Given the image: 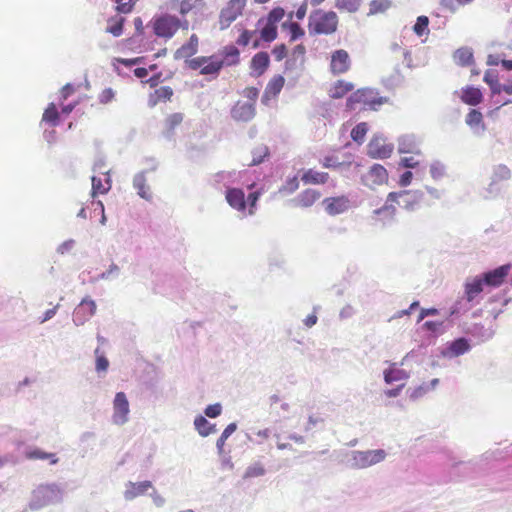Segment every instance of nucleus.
<instances>
[{
  "mask_svg": "<svg viewBox=\"0 0 512 512\" xmlns=\"http://www.w3.org/2000/svg\"><path fill=\"white\" fill-rule=\"evenodd\" d=\"M26 457L34 460H49L54 465L58 462V458L54 453L42 451L39 448H30L26 451Z\"/></svg>",
  "mask_w": 512,
  "mask_h": 512,
  "instance_id": "473e14b6",
  "label": "nucleus"
},
{
  "mask_svg": "<svg viewBox=\"0 0 512 512\" xmlns=\"http://www.w3.org/2000/svg\"><path fill=\"white\" fill-rule=\"evenodd\" d=\"M240 62V52L237 47L228 45L217 54L197 56L186 61V66L199 74L216 79L223 67L234 66Z\"/></svg>",
  "mask_w": 512,
  "mask_h": 512,
  "instance_id": "f257e3e1",
  "label": "nucleus"
},
{
  "mask_svg": "<svg viewBox=\"0 0 512 512\" xmlns=\"http://www.w3.org/2000/svg\"><path fill=\"white\" fill-rule=\"evenodd\" d=\"M254 33V31L244 29L238 37L236 43L240 46H247L250 43Z\"/></svg>",
  "mask_w": 512,
  "mask_h": 512,
  "instance_id": "052dcab7",
  "label": "nucleus"
},
{
  "mask_svg": "<svg viewBox=\"0 0 512 512\" xmlns=\"http://www.w3.org/2000/svg\"><path fill=\"white\" fill-rule=\"evenodd\" d=\"M299 188V181L297 176L288 178L286 182L280 187L279 192L284 194H292Z\"/></svg>",
  "mask_w": 512,
  "mask_h": 512,
  "instance_id": "3c124183",
  "label": "nucleus"
},
{
  "mask_svg": "<svg viewBox=\"0 0 512 512\" xmlns=\"http://www.w3.org/2000/svg\"><path fill=\"white\" fill-rule=\"evenodd\" d=\"M390 201H395L397 206L408 211L418 208L424 202V193L421 191L403 190L390 192Z\"/></svg>",
  "mask_w": 512,
  "mask_h": 512,
  "instance_id": "6e6552de",
  "label": "nucleus"
},
{
  "mask_svg": "<svg viewBox=\"0 0 512 512\" xmlns=\"http://www.w3.org/2000/svg\"><path fill=\"white\" fill-rule=\"evenodd\" d=\"M237 428V425L235 423H230L222 432L221 436L217 440L216 447L221 453L223 451V446L225 444V441L235 432Z\"/></svg>",
  "mask_w": 512,
  "mask_h": 512,
  "instance_id": "09e8293b",
  "label": "nucleus"
},
{
  "mask_svg": "<svg viewBox=\"0 0 512 512\" xmlns=\"http://www.w3.org/2000/svg\"><path fill=\"white\" fill-rule=\"evenodd\" d=\"M453 58L454 61L461 66H469L474 61L473 53L471 49L467 47L459 48L458 50H456Z\"/></svg>",
  "mask_w": 512,
  "mask_h": 512,
  "instance_id": "72a5a7b5",
  "label": "nucleus"
},
{
  "mask_svg": "<svg viewBox=\"0 0 512 512\" xmlns=\"http://www.w3.org/2000/svg\"><path fill=\"white\" fill-rule=\"evenodd\" d=\"M269 64L270 58L268 53L262 51L252 57L250 67L257 76H261L268 69Z\"/></svg>",
  "mask_w": 512,
  "mask_h": 512,
  "instance_id": "b1692460",
  "label": "nucleus"
},
{
  "mask_svg": "<svg viewBox=\"0 0 512 512\" xmlns=\"http://www.w3.org/2000/svg\"><path fill=\"white\" fill-rule=\"evenodd\" d=\"M368 131V125L365 122L357 124L351 131V138L358 143L364 141L365 135Z\"/></svg>",
  "mask_w": 512,
  "mask_h": 512,
  "instance_id": "49530a36",
  "label": "nucleus"
},
{
  "mask_svg": "<svg viewBox=\"0 0 512 512\" xmlns=\"http://www.w3.org/2000/svg\"><path fill=\"white\" fill-rule=\"evenodd\" d=\"M199 49V38L196 34H192L187 41V43L183 44L180 48H178L175 52L176 59H192Z\"/></svg>",
  "mask_w": 512,
  "mask_h": 512,
  "instance_id": "a211bd4d",
  "label": "nucleus"
},
{
  "mask_svg": "<svg viewBox=\"0 0 512 512\" xmlns=\"http://www.w3.org/2000/svg\"><path fill=\"white\" fill-rule=\"evenodd\" d=\"M112 187L110 176L107 175L105 179L100 177H92V190L91 196L95 198L97 195H103L109 192Z\"/></svg>",
  "mask_w": 512,
  "mask_h": 512,
  "instance_id": "cd10ccee",
  "label": "nucleus"
},
{
  "mask_svg": "<svg viewBox=\"0 0 512 512\" xmlns=\"http://www.w3.org/2000/svg\"><path fill=\"white\" fill-rule=\"evenodd\" d=\"M385 102L386 99L380 97L375 89L360 88L347 98L346 107L349 110H355L358 106H362L364 109L376 110Z\"/></svg>",
  "mask_w": 512,
  "mask_h": 512,
  "instance_id": "39448f33",
  "label": "nucleus"
},
{
  "mask_svg": "<svg viewBox=\"0 0 512 512\" xmlns=\"http://www.w3.org/2000/svg\"><path fill=\"white\" fill-rule=\"evenodd\" d=\"M170 8L185 16L193 10L195 3L191 0H169Z\"/></svg>",
  "mask_w": 512,
  "mask_h": 512,
  "instance_id": "e433bc0d",
  "label": "nucleus"
},
{
  "mask_svg": "<svg viewBox=\"0 0 512 512\" xmlns=\"http://www.w3.org/2000/svg\"><path fill=\"white\" fill-rule=\"evenodd\" d=\"M277 36V26L266 21L264 27L260 30L261 39L265 42H272Z\"/></svg>",
  "mask_w": 512,
  "mask_h": 512,
  "instance_id": "37998d69",
  "label": "nucleus"
},
{
  "mask_svg": "<svg viewBox=\"0 0 512 512\" xmlns=\"http://www.w3.org/2000/svg\"><path fill=\"white\" fill-rule=\"evenodd\" d=\"M173 96V90L169 86H161L149 95L148 104L151 107L160 102L169 101Z\"/></svg>",
  "mask_w": 512,
  "mask_h": 512,
  "instance_id": "a878e982",
  "label": "nucleus"
},
{
  "mask_svg": "<svg viewBox=\"0 0 512 512\" xmlns=\"http://www.w3.org/2000/svg\"><path fill=\"white\" fill-rule=\"evenodd\" d=\"M392 0H371L368 4V16L382 15L392 9Z\"/></svg>",
  "mask_w": 512,
  "mask_h": 512,
  "instance_id": "bb28decb",
  "label": "nucleus"
},
{
  "mask_svg": "<svg viewBox=\"0 0 512 512\" xmlns=\"http://www.w3.org/2000/svg\"><path fill=\"white\" fill-rule=\"evenodd\" d=\"M222 412V407L219 403H216V404H212V405H209L206 409H205V416L207 417H215V416H219Z\"/></svg>",
  "mask_w": 512,
  "mask_h": 512,
  "instance_id": "e2e57ef3",
  "label": "nucleus"
},
{
  "mask_svg": "<svg viewBox=\"0 0 512 512\" xmlns=\"http://www.w3.org/2000/svg\"><path fill=\"white\" fill-rule=\"evenodd\" d=\"M194 426H195V429L198 431V433L203 437H206V436L213 434L217 431L216 425L210 423L207 420V418H195Z\"/></svg>",
  "mask_w": 512,
  "mask_h": 512,
  "instance_id": "f704fd0d",
  "label": "nucleus"
},
{
  "mask_svg": "<svg viewBox=\"0 0 512 512\" xmlns=\"http://www.w3.org/2000/svg\"><path fill=\"white\" fill-rule=\"evenodd\" d=\"M285 84V78L282 75H274L266 85L263 93V101L267 102L271 99H275Z\"/></svg>",
  "mask_w": 512,
  "mask_h": 512,
  "instance_id": "aec40b11",
  "label": "nucleus"
},
{
  "mask_svg": "<svg viewBox=\"0 0 512 512\" xmlns=\"http://www.w3.org/2000/svg\"><path fill=\"white\" fill-rule=\"evenodd\" d=\"M42 121L50 124L51 126H57L59 123V112L54 103H50L45 109L42 115Z\"/></svg>",
  "mask_w": 512,
  "mask_h": 512,
  "instance_id": "4c0bfd02",
  "label": "nucleus"
},
{
  "mask_svg": "<svg viewBox=\"0 0 512 512\" xmlns=\"http://www.w3.org/2000/svg\"><path fill=\"white\" fill-rule=\"evenodd\" d=\"M387 453L384 449L354 450L350 453V466L354 469H365L385 460Z\"/></svg>",
  "mask_w": 512,
  "mask_h": 512,
  "instance_id": "423d86ee",
  "label": "nucleus"
},
{
  "mask_svg": "<svg viewBox=\"0 0 512 512\" xmlns=\"http://www.w3.org/2000/svg\"><path fill=\"white\" fill-rule=\"evenodd\" d=\"M438 314V310L436 308H422L420 310V313L418 315V319H417V322H421L422 320H424L427 316H430V315H437Z\"/></svg>",
  "mask_w": 512,
  "mask_h": 512,
  "instance_id": "338daca9",
  "label": "nucleus"
},
{
  "mask_svg": "<svg viewBox=\"0 0 512 512\" xmlns=\"http://www.w3.org/2000/svg\"><path fill=\"white\" fill-rule=\"evenodd\" d=\"M253 158L251 161V165H258L263 162L264 158L268 156L269 150L265 145H260L254 149L252 152Z\"/></svg>",
  "mask_w": 512,
  "mask_h": 512,
  "instance_id": "8fccbe9b",
  "label": "nucleus"
},
{
  "mask_svg": "<svg viewBox=\"0 0 512 512\" xmlns=\"http://www.w3.org/2000/svg\"><path fill=\"white\" fill-rule=\"evenodd\" d=\"M429 18L427 16H419L416 20V23L413 26V31L417 36H423L428 34L429 29Z\"/></svg>",
  "mask_w": 512,
  "mask_h": 512,
  "instance_id": "a18cd8bd",
  "label": "nucleus"
},
{
  "mask_svg": "<svg viewBox=\"0 0 512 512\" xmlns=\"http://www.w3.org/2000/svg\"><path fill=\"white\" fill-rule=\"evenodd\" d=\"M125 19L120 16L112 17L108 20V27L106 31L111 33L113 36L118 37L123 33V25Z\"/></svg>",
  "mask_w": 512,
  "mask_h": 512,
  "instance_id": "79ce46f5",
  "label": "nucleus"
},
{
  "mask_svg": "<svg viewBox=\"0 0 512 512\" xmlns=\"http://www.w3.org/2000/svg\"><path fill=\"white\" fill-rule=\"evenodd\" d=\"M483 80L489 85L492 94H500L503 92V89H501L503 84L499 83L497 73L488 70L485 72Z\"/></svg>",
  "mask_w": 512,
  "mask_h": 512,
  "instance_id": "58836bf2",
  "label": "nucleus"
},
{
  "mask_svg": "<svg viewBox=\"0 0 512 512\" xmlns=\"http://www.w3.org/2000/svg\"><path fill=\"white\" fill-rule=\"evenodd\" d=\"M184 115L180 112L172 113L168 115L163 123V131L166 134H171L174 132V130L180 126V124L183 122Z\"/></svg>",
  "mask_w": 512,
  "mask_h": 512,
  "instance_id": "2f4dec72",
  "label": "nucleus"
},
{
  "mask_svg": "<svg viewBox=\"0 0 512 512\" xmlns=\"http://www.w3.org/2000/svg\"><path fill=\"white\" fill-rule=\"evenodd\" d=\"M96 303L88 298H85L77 306L74 312V321L77 324H83L88 318L92 317L96 312Z\"/></svg>",
  "mask_w": 512,
  "mask_h": 512,
  "instance_id": "dca6fc26",
  "label": "nucleus"
},
{
  "mask_svg": "<svg viewBox=\"0 0 512 512\" xmlns=\"http://www.w3.org/2000/svg\"><path fill=\"white\" fill-rule=\"evenodd\" d=\"M472 1L473 0H441V6L450 12H455L459 6H464Z\"/></svg>",
  "mask_w": 512,
  "mask_h": 512,
  "instance_id": "6e6d98bb",
  "label": "nucleus"
},
{
  "mask_svg": "<svg viewBox=\"0 0 512 512\" xmlns=\"http://www.w3.org/2000/svg\"><path fill=\"white\" fill-rule=\"evenodd\" d=\"M96 363L95 368L97 372H105L109 367V361L106 356L100 351L99 348L95 349Z\"/></svg>",
  "mask_w": 512,
  "mask_h": 512,
  "instance_id": "5fc2aeb1",
  "label": "nucleus"
},
{
  "mask_svg": "<svg viewBox=\"0 0 512 512\" xmlns=\"http://www.w3.org/2000/svg\"><path fill=\"white\" fill-rule=\"evenodd\" d=\"M65 490L66 486L63 483L40 484L32 491L29 507L32 510H39L50 505L60 504L64 500Z\"/></svg>",
  "mask_w": 512,
  "mask_h": 512,
  "instance_id": "f03ea898",
  "label": "nucleus"
},
{
  "mask_svg": "<svg viewBox=\"0 0 512 512\" xmlns=\"http://www.w3.org/2000/svg\"><path fill=\"white\" fill-rule=\"evenodd\" d=\"M470 349V344L465 338H458L454 340L448 347V353L452 357L463 355Z\"/></svg>",
  "mask_w": 512,
  "mask_h": 512,
  "instance_id": "7c9ffc66",
  "label": "nucleus"
},
{
  "mask_svg": "<svg viewBox=\"0 0 512 512\" xmlns=\"http://www.w3.org/2000/svg\"><path fill=\"white\" fill-rule=\"evenodd\" d=\"M388 181L387 170L380 164H374L363 175L362 182L369 188L385 184Z\"/></svg>",
  "mask_w": 512,
  "mask_h": 512,
  "instance_id": "9d476101",
  "label": "nucleus"
},
{
  "mask_svg": "<svg viewBox=\"0 0 512 512\" xmlns=\"http://www.w3.org/2000/svg\"><path fill=\"white\" fill-rule=\"evenodd\" d=\"M406 378V374L402 370L398 369H388L384 372V380L386 383L390 384L394 381H399Z\"/></svg>",
  "mask_w": 512,
  "mask_h": 512,
  "instance_id": "603ef678",
  "label": "nucleus"
},
{
  "mask_svg": "<svg viewBox=\"0 0 512 512\" xmlns=\"http://www.w3.org/2000/svg\"><path fill=\"white\" fill-rule=\"evenodd\" d=\"M466 124L471 128L481 127V130L484 131L486 129L485 124L483 122V115L480 111L476 109H472L466 116Z\"/></svg>",
  "mask_w": 512,
  "mask_h": 512,
  "instance_id": "a19ab883",
  "label": "nucleus"
},
{
  "mask_svg": "<svg viewBox=\"0 0 512 512\" xmlns=\"http://www.w3.org/2000/svg\"><path fill=\"white\" fill-rule=\"evenodd\" d=\"M75 89L71 84H66L60 91L61 101L67 100V98L74 93Z\"/></svg>",
  "mask_w": 512,
  "mask_h": 512,
  "instance_id": "774afa93",
  "label": "nucleus"
},
{
  "mask_svg": "<svg viewBox=\"0 0 512 512\" xmlns=\"http://www.w3.org/2000/svg\"><path fill=\"white\" fill-rule=\"evenodd\" d=\"M143 60L142 57H136L132 59H126V58H117L116 61L126 67H131L133 65L141 63Z\"/></svg>",
  "mask_w": 512,
  "mask_h": 512,
  "instance_id": "69168bd1",
  "label": "nucleus"
},
{
  "mask_svg": "<svg viewBox=\"0 0 512 512\" xmlns=\"http://www.w3.org/2000/svg\"><path fill=\"white\" fill-rule=\"evenodd\" d=\"M285 10L282 7H274L267 15L266 21L276 25L284 18Z\"/></svg>",
  "mask_w": 512,
  "mask_h": 512,
  "instance_id": "864d4df0",
  "label": "nucleus"
},
{
  "mask_svg": "<svg viewBox=\"0 0 512 512\" xmlns=\"http://www.w3.org/2000/svg\"><path fill=\"white\" fill-rule=\"evenodd\" d=\"M485 283L482 277H475L465 284V294L469 302L484 290Z\"/></svg>",
  "mask_w": 512,
  "mask_h": 512,
  "instance_id": "c85d7f7f",
  "label": "nucleus"
},
{
  "mask_svg": "<svg viewBox=\"0 0 512 512\" xmlns=\"http://www.w3.org/2000/svg\"><path fill=\"white\" fill-rule=\"evenodd\" d=\"M354 84L352 82L340 79L335 81L328 89V95L332 99H341L349 92L353 91Z\"/></svg>",
  "mask_w": 512,
  "mask_h": 512,
  "instance_id": "4be33fe9",
  "label": "nucleus"
},
{
  "mask_svg": "<svg viewBox=\"0 0 512 512\" xmlns=\"http://www.w3.org/2000/svg\"><path fill=\"white\" fill-rule=\"evenodd\" d=\"M351 65V57L346 50L337 49L331 53L329 70L333 76L346 74L351 69Z\"/></svg>",
  "mask_w": 512,
  "mask_h": 512,
  "instance_id": "1a4fd4ad",
  "label": "nucleus"
},
{
  "mask_svg": "<svg viewBox=\"0 0 512 512\" xmlns=\"http://www.w3.org/2000/svg\"><path fill=\"white\" fill-rule=\"evenodd\" d=\"M153 33L163 39H171L180 29L188 30L189 21L175 15L162 14L151 21Z\"/></svg>",
  "mask_w": 512,
  "mask_h": 512,
  "instance_id": "20e7f679",
  "label": "nucleus"
},
{
  "mask_svg": "<svg viewBox=\"0 0 512 512\" xmlns=\"http://www.w3.org/2000/svg\"><path fill=\"white\" fill-rule=\"evenodd\" d=\"M232 118L236 121L247 122L255 116V105L251 102L238 101L231 110Z\"/></svg>",
  "mask_w": 512,
  "mask_h": 512,
  "instance_id": "4468645a",
  "label": "nucleus"
},
{
  "mask_svg": "<svg viewBox=\"0 0 512 512\" xmlns=\"http://www.w3.org/2000/svg\"><path fill=\"white\" fill-rule=\"evenodd\" d=\"M397 204L395 201H390V193L388 194L385 204L379 208L374 210V214L377 217V221L382 223L390 222L394 219L396 215Z\"/></svg>",
  "mask_w": 512,
  "mask_h": 512,
  "instance_id": "412c9836",
  "label": "nucleus"
},
{
  "mask_svg": "<svg viewBox=\"0 0 512 512\" xmlns=\"http://www.w3.org/2000/svg\"><path fill=\"white\" fill-rule=\"evenodd\" d=\"M393 145L382 137H374L367 145L368 155L374 159H385L391 156Z\"/></svg>",
  "mask_w": 512,
  "mask_h": 512,
  "instance_id": "9b49d317",
  "label": "nucleus"
},
{
  "mask_svg": "<svg viewBox=\"0 0 512 512\" xmlns=\"http://www.w3.org/2000/svg\"><path fill=\"white\" fill-rule=\"evenodd\" d=\"M150 488H152L150 481L136 483L129 481L125 485L124 498L127 501H131L138 496L144 495Z\"/></svg>",
  "mask_w": 512,
  "mask_h": 512,
  "instance_id": "6ab92c4d",
  "label": "nucleus"
},
{
  "mask_svg": "<svg viewBox=\"0 0 512 512\" xmlns=\"http://www.w3.org/2000/svg\"><path fill=\"white\" fill-rule=\"evenodd\" d=\"M115 97V92L112 88H106L101 91V93L98 96L99 102L101 104H108L111 102Z\"/></svg>",
  "mask_w": 512,
  "mask_h": 512,
  "instance_id": "bf43d9fd",
  "label": "nucleus"
},
{
  "mask_svg": "<svg viewBox=\"0 0 512 512\" xmlns=\"http://www.w3.org/2000/svg\"><path fill=\"white\" fill-rule=\"evenodd\" d=\"M362 0H335V7L340 11L355 13L359 10Z\"/></svg>",
  "mask_w": 512,
  "mask_h": 512,
  "instance_id": "ea45409f",
  "label": "nucleus"
},
{
  "mask_svg": "<svg viewBox=\"0 0 512 512\" xmlns=\"http://www.w3.org/2000/svg\"><path fill=\"white\" fill-rule=\"evenodd\" d=\"M272 54L277 61H281L287 56V48L284 44L276 45L272 50Z\"/></svg>",
  "mask_w": 512,
  "mask_h": 512,
  "instance_id": "680f3d73",
  "label": "nucleus"
},
{
  "mask_svg": "<svg viewBox=\"0 0 512 512\" xmlns=\"http://www.w3.org/2000/svg\"><path fill=\"white\" fill-rule=\"evenodd\" d=\"M139 0H114L116 11L122 14L131 13Z\"/></svg>",
  "mask_w": 512,
  "mask_h": 512,
  "instance_id": "de8ad7c7",
  "label": "nucleus"
},
{
  "mask_svg": "<svg viewBox=\"0 0 512 512\" xmlns=\"http://www.w3.org/2000/svg\"><path fill=\"white\" fill-rule=\"evenodd\" d=\"M322 203L327 214L331 216L344 213L351 206L349 198L345 195L327 197Z\"/></svg>",
  "mask_w": 512,
  "mask_h": 512,
  "instance_id": "f8f14e48",
  "label": "nucleus"
},
{
  "mask_svg": "<svg viewBox=\"0 0 512 512\" xmlns=\"http://www.w3.org/2000/svg\"><path fill=\"white\" fill-rule=\"evenodd\" d=\"M329 180V174L327 172H319L314 169H307L301 176V181L305 184L312 185H323Z\"/></svg>",
  "mask_w": 512,
  "mask_h": 512,
  "instance_id": "5701e85b",
  "label": "nucleus"
},
{
  "mask_svg": "<svg viewBox=\"0 0 512 512\" xmlns=\"http://www.w3.org/2000/svg\"><path fill=\"white\" fill-rule=\"evenodd\" d=\"M443 326V322L440 321H426L423 327L433 333L440 332Z\"/></svg>",
  "mask_w": 512,
  "mask_h": 512,
  "instance_id": "0e129e2a",
  "label": "nucleus"
},
{
  "mask_svg": "<svg viewBox=\"0 0 512 512\" xmlns=\"http://www.w3.org/2000/svg\"><path fill=\"white\" fill-rule=\"evenodd\" d=\"M115 414L119 416H126L129 412V403L126 395L123 392H118L114 399Z\"/></svg>",
  "mask_w": 512,
  "mask_h": 512,
  "instance_id": "c9c22d12",
  "label": "nucleus"
},
{
  "mask_svg": "<svg viewBox=\"0 0 512 512\" xmlns=\"http://www.w3.org/2000/svg\"><path fill=\"white\" fill-rule=\"evenodd\" d=\"M247 0H229L219 14V29H227L239 16L242 15Z\"/></svg>",
  "mask_w": 512,
  "mask_h": 512,
  "instance_id": "0eeeda50",
  "label": "nucleus"
},
{
  "mask_svg": "<svg viewBox=\"0 0 512 512\" xmlns=\"http://www.w3.org/2000/svg\"><path fill=\"white\" fill-rule=\"evenodd\" d=\"M133 186L137 190V193L141 198L145 200L151 199L152 194L150 192L149 187L147 186L146 178L143 173L135 175L133 179Z\"/></svg>",
  "mask_w": 512,
  "mask_h": 512,
  "instance_id": "c756f323",
  "label": "nucleus"
},
{
  "mask_svg": "<svg viewBox=\"0 0 512 512\" xmlns=\"http://www.w3.org/2000/svg\"><path fill=\"white\" fill-rule=\"evenodd\" d=\"M260 195L261 193L259 191L252 192L248 195L246 202L249 205V215H253L255 213L256 204Z\"/></svg>",
  "mask_w": 512,
  "mask_h": 512,
  "instance_id": "13d9d810",
  "label": "nucleus"
},
{
  "mask_svg": "<svg viewBox=\"0 0 512 512\" xmlns=\"http://www.w3.org/2000/svg\"><path fill=\"white\" fill-rule=\"evenodd\" d=\"M461 100L465 104L476 106L482 102L483 95L479 88L467 86L462 89Z\"/></svg>",
  "mask_w": 512,
  "mask_h": 512,
  "instance_id": "393cba45",
  "label": "nucleus"
},
{
  "mask_svg": "<svg viewBox=\"0 0 512 512\" xmlns=\"http://www.w3.org/2000/svg\"><path fill=\"white\" fill-rule=\"evenodd\" d=\"M509 271L510 265H502L492 271L484 273L482 279L486 286L496 288L503 284Z\"/></svg>",
  "mask_w": 512,
  "mask_h": 512,
  "instance_id": "ddd939ff",
  "label": "nucleus"
},
{
  "mask_svg": "<svg viewBox=\"0 0 512 512\" xmlns=\"http://www.w3.org/2000/svg\"><path fill=\"white\" fill-rule=\"evenodd\" d=\"M339 26V18L334 11L317 9L311 12L308 18V32L311 36L331 35Z\"/></svg>",
  "mask_w": 512,
  "mask_h": 512,
  "instance_id": "7ed1b4c3",
  "label": "nucleus"
},
{
  "mask_svg": "<svg viewBox=\"0 0 512 512\" xmlns=\"http://www.w3.org/2000/svg\"><path fill=\"white\" fill-rule=\"evenodd\" d=\"M264 474H265L264 467L261 464L256 463L255 465L249 466L246 469L244 477L245 478L259 477V476H263Z\"/></svg>",
  "mask_w": 512,
  "mask_h": 512,
  "instance_id": "4d7b16f0",
  "label": "nucleus"
},
{
  "mask_svg": "<svg viewBox=\"0 0 512 512\" xmlns=\"http://www.w3.org/2000/svg\"><path fill=\"white\" fill-rule=\"evenodd\" d=\"M282 27L287 29L290 34V40L295 41L304 36V29L297 22L283 23Z\"/></svg>",
  "mask_w": 512,
  "mask_h": 512,
  "instance_id": "c03bdc74",
  "label": "nucleus"
},
{
  "mask_svg": "<svg viewBox=\"0 0 512 512\" xmlns=\"http://www.w3.org/2000/svg\"><path fill=\"white\" fill-rule=\"evenodd\" d=\"M227 203L238 212L244 213L246 211L247 202L245 194L242 189L228 188L225 193Z\"/></svg>",
  "mask_w": 512,
  "mask_h": 512,
  "instance_id": "2eb2a0df",
  "label": "nucleus"
},
{
  "mask_svg": "<svg viewBox=\"0 0 512 512\" xmlns=\"http://www.w3.org/2000/svg\"><path fill=\"white\" fill-rule=\"evenodd\" d=\"M321 198L320 191L307 188L300 192L294 199L293 203L299 208H309L313 206Z\"/></svg>",
  "mask_w": 512,
  "mask_h": 512,
  "instance_id": "f3484780",
  "label": "nucleus"
}]
</instances>
